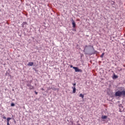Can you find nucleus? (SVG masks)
I'll list each match as a JSON object with an SVG mask.
<instances>
[{"label":"nucleus","instance_id":"nucleus-19","mask_svg":"<svg viewBox=\"0 0 125 125\" xmlns=\"http://www.w3.org/2000/svg\"><path fill=\"white\" fill-rule=\"evenodd\" d=\"M41 90H44V89H43V88H41Z\"/></svg>","mask_w":125,"mask_h":125},{"label":"nucleus","instance_id":"nucleus-2","mask_svg":"<svg viewBox=\"0 0 125 125\" xmlns=\"http://www.w3.org/2000/svg\"><path fill=\"white\" fill-rule=\"evenodd\" d=\"M27 86H28V87H29V89L30 90L31 89H35V87H34L33 86H32V85H31V84H30V83H28L27 84Z\"/></svg>","mask_w":125,"mask_h":125},{"label":"nucleus","instance_id":"nucleus-11","mask_svg":"<svg viewBox=\"0 0 125 125\" xmlns=\"http://www.w3.org/2000/svg\"><path fill=\"white\" fill-rule=\"evenodd\" d=\"M11 106L12 107H13L14 106H15V104H14V103H12V104H11Z\"/></svg>","mask_w":125,"mask_h":125},{"label":"nucleus","instance_id":"nucleus-18","mask_svg":"<svg viewBox=\"0 0 125 125\" xmlns=\"http://www.w3.org/2000/svg\"><path fill=\"white\" fill-rule=\"evenodd\" d=\"M7 125H10V124H9V123H7Z\"/></svg>","mask_w":125,"mask_h":125},{"label":"nucleus","instance_id":"nucleus-3","mask_svg":"<svg viewBox=\"0 0 125 125\" xmlns=\"http://www.w3.org/2000/svg\"><path fill=\"white\" fill-rule=\"evenodd\" d=\"M73 68L75 70V72H82V70L77 67H73Z\"/></svg>","mask_w":125,"mask_h":125},{"label":"nucleus","instance_id":"nucleus-12","mask_svg":"<svg viewBox=\"0 0 125 125\" xmlns=\"http://www.w3.org/2000/svg\"><path fill=\"white\" fill-rule=\"evenodd\" d=\"M114 78H115V79H117V78H118V76H117V75H114Z\"/></svg>","mask_w":125,"mask_h":125},{"label":"nucleus","instance_id":"nucleus-4","mask_svg":"<svg viewBox=\"0 0 125 125\" xmlns=\"http://www.w3.org/2000/svg\"><path fill=\"white\" fill-rule=\"evenodd\" d=\"M72 25L73 28H76V22H75V21L74 20H72Z\"/></svg>","mask_w":125,"mask_h":125},{"label":"nucleus","instance_id":"nucleus-8","mask_svg":"<svg viewBox=\"0 0 125 125\" xmlns=\"http://www.w3.org/2000/svg\"><path fill=\"white\" fill-rule=\"evenodd\" d=\"M79 96H80V97H82V98L83 99V97H84V95H83V94H80L79 95Z\"/></svg>","mask_w":125,"mask_h":125},{"label":"nucleus","instance_id":"nucleus-14","mask_svg":"<svg viewBox=\"0 0 125 125\" xmlns=\"http://www.w3.org/2000/svg\"><path fill=\"white\" fill-rule=\"evenodd\" d=\"M23 24L24 25H25V24H27V22H23Z\"/></svg>","mask_w":125,"mask_h":125},{"label":"nucleus","instance_id":"nucleus-7","mask_svg":"<svg viewBox=\"0 0 125 125\" xmlns=\"http://www.w3.org/2000/svg\"><path fill=\"white\" fill-rule=\"evenodd\" d=\"M34 65V62H29L28 63V66H33Z\"/></svg>","mask_w":125,"mask_h":125},{"label":"nucleus","instance_id":"nucleus-9","mask_svg":"<svg viewBox=\"0 0 125 125\" xmlns=\"http://www.w3.org/2000/svg\"><path fill=\"white\" fill-rule=\"evenodd\" d=\"M10 120H11V118H10V117L8 118L7 119V123H9V121H10Z\"/></svg>","mask_w":125,"mask_h":125},{"label":"nucleus","instance_id":"nucleus-13","mask_svg":"<svg viewBox=\"0 0 125 125\" xmlns=\"http://www.w3.org/2000/svg\"><path fill=\"white\" fill-rule=\"evenodd\" d=\"M2 119H3L4 120H6V117L5 116H3L2 117Z\"/></svg>","mask_w":125,"mask_h":125},{"label":"nucleus","instance_id":"nucleus-6","mask_svg":"<svg viewBox=\"0 0 125 125\" xmlns=\"http://www.w3.org/2000/svg\"><path fill=\"white\" fill-rule=\"evenodd\" d=\"M107 116L106 115L102 116V120H106V119H107Z\"/></svg>","mask_w":125,"mask_h":125},{"label":"nucleus","instance_id":"nucleus-16","mask_svg":"<svg viewBox=\"0 0 125 125\" xmlns=\"http://www.w3.org/2000/svg\"><path fill=\"white\" fill-rule=\"evenodd\" d=\"M76 83H74L73 84L74 86H76Z\"/></svg>","mask_w":125,"mask_h":125},{"label":"nucleus","instance_id":"nucleus-15","mask_svg":"<svg viewBox=\"0 0 125 125\" xmlns=\"http://www.w3.org/2000/svg\"><path fill=\"white\" fill-rule=\"evenodd\" d=\"M35 94H36V95H38V92H37L36 91H35Z\"/></svg>","mask_w":125,"mask_h":125},{"label":"nucleus","instance_id":"nucleus-5","mask_svg":"<svg viewBox=\"0 0 125 125\" xmlns=\"http://www.w3.org/2000/svg\"><path fill=\"white\" fill-rule=\"evenodd\" d=\"M73 89V93H75L76 92V86L72 87Z\"/></svg>","mask_w":125,"mask_h":125},{"label":"nucleus","instance_id":"nucleus-17","mask_svg":"<svg viewBox=\"0 0 125 125\" xmlns=\"http://www.w3.org/2000/svg\"><path fill=\"white\" fill-rule=\"evenodd\" d=\"M70 68H74L72 65H70Z\"/></svg>","mask_w":125,"mask_h":125},{"label":"nucleus","instance_id":"nucleus-1","mask_svg":"<svg viewBox=\"0 0 125 125\" xmlns=\"http://www.w3.org/2000/svg\"><path fill=\"white\" fill-rule=\"evenodd\" d=\"M115 95V96H119L120 97H121V96L123 95V96H124L125 97V90H123L122 91H118L116 92Z\"/></svg>","mask_w":125,"mask_h":125},{"label":"nucleus","instance_id":"nucleus-10","mask_svg":"<svg viewBox=\"0 0 125 125\" xmlns=\"http://www.w3.org/2000/svg\"><path fill=\"white\" fill-rule=\"evenodd\" d=\"M104 54H105V53H102V55L101 56V58H103V56H104Z\"/></svg>","mask_w":125,"mask_h":125}]
</instances>
